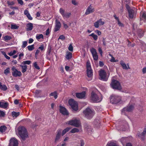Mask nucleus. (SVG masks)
Masks as SVG:
<instances>
[{"instance_id": "f257e3e1", "label": "nucleus", "mask_w": 146, "mask_h": 146, "mask_svg": "<svg viewBox=\"0 0 146 146\" xmlns=\"http://www.w3.org/2000/svg\"><path fill=\"white\" fill-rule=\"evenodd\" d=\"M18 133L22 140L24 141L29 137L26 128L23 126H19L18 128Z\"/></svg>"}, {"instance_id": "f03ea898", "label": "nucleus", "mask_w": 146, "mask_h": 146, "mask_svg": "<svg viewBox=\"0 0 146 146\" xmlns=\"http://www.w3.org/2000/svg\"><path fill=\"white\" fill-rule=\"evenodd\" d=\"M87 67V74L88 77L89 78L88 80L89 81L91 80L92 79V77L93 75V72L92 70L89 61H87L86 62Z\"/></svg>"}, {"instance_id": "7ed1b4c3", "label": "nucleus", "mask_w": 146, "mask_h": 146, "mask_svg": "<svg viewBox=\"0 0 146 146\" xmlns=\"http://www.w3.org/2000/svg\"><path fill=\"white\" fill-rule=\"evenodd\" d=\"M84 113L86 117L88 119H90L92 118L94 114V110H92L88 108H87L84 111Z\"/></svg>"}, {"instance_id": "20e7f679", "label": "nucleus", "mask_w": 146, "mask_h": 146, "mask_svg": "<svg viewBox=\"0 0 146 146\" xmlns=\"http://www.w3.org/2000/svg\"><path fill=\"white\" fill-rule=\"evenodd\" d=\"M110 85L113 89L118 90H121L122 89L121 86L119 82L114 79L112 80Z\"/></svg>"}, {"instance_id": "39448f33", "label": "nucleus", "mask_w": 146, "mask_h": 146, "mask_svg": "<svg viewBox=\"0 0 146 146\" xmlns=\"http://www.w3.org/2000/svg\"><path fill=\"white\" fill-rule=\"evenodd\" d=\"M90 99L92 102L97 103L100 102L102 99L99 98V96L93 91L92 92Z\"/></svg>"}, {"instance_id": "423d86ee", "label": "nucleus", "mask_w": 146, "mask_h": 146, "mask_svg": "<svg viewBox=\"0 0 146 146\" xmlns=\"http://www.w3.org/2000/svg\"><path fill=\"white\" fill-rule=\"evenodd\" d=\"M68 124L74 126L76 127H78L80 126V121L76 118H73L67 122Z\"/></svg>"}, {"instance_id": "0eeeda50", "label": "nucleus", "mask_w": 146, "mask_h": 146, "mask_svg": "<svg viewBox=\"0 0 146 146\" xmlns=\"http://www.w3.org/2000/svg\"><path fill=\"white\" fill-rule=\"evenodd\" d=\"M121 96L112 95L111 97L110 102L112 104H116L118 103L121 101Z\"/></svg>"}, {"instance_id": "6e6552de", "label": "nucleus", "mask_w": 146, "mask_h": 146, "mask_svg": "<svg viewBox=\"0 0 146 146\" xmlns=\"http://www.w3.org/2000/svg\"><path fill=\"white\" fill-rule=\"evenodd\" d=\"M69 104L72 108L74 111H77L78 109L77 102L73 99H70L69 101Z\"/></svg>"}, {"instance_id": "1a4fd4ad", "label": "nucleus", "mask_w": 146, "mask_h": 146, "mask_svg": "<svg viewBox=\"0 0 146 146\" xmlns=\"http://www.w3.org/2000/svg\"><path fill=\"white\" fill-rule=\"evenodd\" d=\"M99 75L101 79L105 81H106L108 79V76L107 75L106 72L104 70H101L99 71Z\"/></svg>"}, {"instance_id": "9d476101", "label": "nucleus", "mask_w": 146, "mask_h": 146, "mask_svg": "<svg viewBox=\"0 0 146 146\" xmlns=\"http://www.w3.org/2000/svg\"><path fill=\"white\" fill-rule=\"evenodd\" d=\"M134 107L132 105H131L123 108L121 112L123 114L126 115L127 112L131 111L133 109Z\"/></svg>"}, {"instance_id": "9b49d317", "label": "nucleus", "mask_w": 146, "mask_h": 146, "mask_svg": "<svg viewBox=\"0 0 146 146\" xmlns=\"http://www.w3.org/2000/svg\"><path fill=\"white\" fill-rule=\"evenodd\" d=\"M18 144L17 140L15 138H13L10 140L8 146H18Z\"/></svg>"}, {"instance_id": "f8f14e48", "label": "nucleus", "mask_w": 146, "mask_h": 146, "mask_svg": "<svg viewBox=\"0 0 146 146\" xmlns=\"http://www.w3.org/2000/svg\"><path fill=\"white\" fill-rule=\"evenodd\" d=\"M129 13V16L130 19H132L135 18L136 15V11L135 9L129 10L128 11Z\"/></svg>"}, {"instance_id": "ddd939ff", "label": "nucleus", "mask_w": 146, "mask_h": 146, "mask_svg": "<svg viewBox=\"0 0 146 146\" xmlns=\"http://www.w3.org/2000/svg\"><path fill=\"white\" fill-rule=\"evenodd\" d=\"M12 70L13 71L12 74L14 76L16 77L20 76L21 75V72L18 71L15 67H13L12 68Z\"/></svg>"}, {"instance_id": "4468645a", "label": "nucleus", "mask_w": 146, "mask_h": 146, "mask_svg": "<svg viewBox=\"0 0 146 146\" xmlns=\"http://www.w3.org/2000/svg\"><path fill=\"white\" fill-rule=\"evenodd\" d=\"M94 60H97L98 59V56L96 50L94 48H92L90 50Z\"/></svg>"}, {"instance_id": "2eb2a0df", "label": "nucleus", "mask_w": 146, "mask_h": 146, "mask_svg": "<svg viewBox=\"0 0 146 146\" xmlns=\"http://www.w3.org/2000/svg\"><path fill=\"white\" fill-rule=\"evenodd\" d=\"M61 132L62 131L61 129H58L57 131L56 134L54 141L56 143L58 142L60 138Z\"/></svg>"}, {"instance_id": "dca6fc26", "label": "nucleus", "mask_w": 146, "mask_h": 146, "mask_svg": "<svg viewBox=\"0 0 146 146\" xmlns=\"http://www.w3.org/2000/svg\"><path fill=\"white\" fill-rule=\"evenodd\" d=\"M76 97L79 99H82L85 97L86 92H83L81 93H76L75 94Z\"/></svg>"}, {"instance_id": "f3484780", "label": "nucleus", "mask_w": 146, "mask_h": 146, "mask_svg": "<svg viewBox=\"0 0 146 146\" xmlns=\"http://www.w3.org/2000/svg\"><path fill=\"white\" fill-rule=\"evenodd\" d=\"M94 11V9L90 5L88 7L85 13V14L86 15H88L93 13Z\"/></svg>"}, {"instance_id": "a211bd4d", "label": "nucleus", "mask_w": 146, "mask_h": 146, "mask_svg": "<svg viewBox=\"0 0 146 146\" xmlns=\"http://www.w3.org/2000/svg\"><path fill=\"white\" fill-rule=\"evenodd\" d=\"M60 112L62 114L64 115H68V111L64 107L60 106Z\"/></svg>"}, {"instance_id": "6ab92c4d", "label": "nucleus", "mask_w": 146, "mask_h": 146, "mask_svg": "<svg viewBox=\"0 0 146 146\" xmlns=\"http://www.w3.org/2000/svg\"><path fill=\"white\" fill-rule=\"evenodd\" d=\"M61 24L58 21L56 20V21L55 26L54 29V31L56 32L58 31L61 27Z\"/></svg>"}, {"instance_id": "aec40b11", "label": "nucleus", "mask_w": 146, "mask_h": 146, "mask_svg": "<svg viewBox=\"0 0 146 146\" xmlns=\"http://www.w3.org/2000/svg\"><path fill=\"white\" fill-rule=\"evenodd\" d=\"M33 27V24L31 23H29L26 25V30L27 31H30L32 30Z\"/></svg>"}, {"instance_id": "412c9836", "label": "nucleus", "mask_w": 146, "mask_h": 146, "mask_svg": "<svg viewBox=\"0 0 146 146\" xmlns=\"http://www.w3.org/2000/svg\"><path fill=\"white\" fill-rule=\"evenodd\" d=\"M120 64L122 66V68L123 69H130V68L129 66V64H127L128 66V67H127L125 64L124 63L123 61H120Z\"/></svg>"}, {"instance_id": "4be33fe9", "label": "nucleus", "mask_w": 146, "mask_h": 146, "mask_svg": "<svg viewBox=\"0 0 146 146\" xmlns=\"http://www.w3.org/2000/svg\"><path fill=\"white\" fill-rule=\"evenodd\" d=\"M24 13L25 15H26L29 19L30 20H32L33 19V18L31 16V15L29 13V11L28 10L26 9L24 11Z\"/></svg>"}, {"instance_id": "5701e85b", "label": "nucleus", "mask_w": 146, "mask_h": 146, "mask_svg": "<svg viewBox=\"0 0 146 146\" xmlns=\"http://www.w3.org/2000/svg\"><path fill=\"white\" fill-rule=\"evenodd\" d=\"M8 105V103L7 102L4 103L0 102V107L5 108H6Z\"/></svg>"}, {"instance_id": "b1692460", "label": "nucleus", "mask_w": 146, "mask_h": 146, "mask_svg": "<svg viewBox=\"0 0 146 146\" xmlns=\"http://www.w3.org/2000/svg\"><path fill=\"white\" fill-rule=\"evenodd\" d=\"M66 58L67 60H69L72 57V53L68 51H67L66 53Z\"/></svg>"}, {"instance_id": "393cba45", "label": "nucleus", "mask_w": 146, "mask_h": 146, "mask_svg": "<svg viewBox=\"0 0 146 146\" xmlns=\"http://www.w3.org/2000/svg\"><path fill=\"white\" fill-rule=\"evenodd\" d=\"M20 66L22 68L21 72L23 73H24L26 72L27 69V66L26 65H21Z\"/></svg>"}, {"instance_id": "a878e982", "label": "nucleus", "mask_w": 146, "mask_h": 146, "mask_svg": "<svg viewBox=\"0 0 146 146\" xmlns=\"http://www.w3.org/2000/svg\"><path fill=\"white\" fill-rule=\"evenodd\" d=\"M0 89L3 91H6L7 88V86L5 85H2V83L0 82Z\"/></svg>"}, {"instance_id": "bb28decb", "label": "nucleus", "mask_w": 146, "mask_h": 146, "mask_svg": "<svg viewBox=\"0 0 146 146\" xmlns=\"http://www.w3.org/2000/svg\"><path fill=\"white\" fill-rule=\"evenodd\" d=\"M140 20L143 21L145 22H146V14L145 13H143L142 15L141 16Z\"/></svg>"}, {"instance_id": "cd10ccee", "label": "nucleus", "mask_w": 146, "mask_h": 146, "mask_svg": "<svg viewBox=\"0 0 146 146\" xmlns=\"http://www.w3.org/2000/svg\"><path fill=\"white\" fill-rule=\"evenodd\" d=\"M7 128V127L5 126L2 125L0 127V131L2 133L4 132Z\"/></svg>"}, {"instance_id": "c85d7f7f", "label": "nucleus", "mask_w": 146, "mask_h": 146, "mask_svg": "<svg viewBox=\"0 0 146 146\" xmlns=\"http://www.w3.org/2000/svg\"><path fill=\"white\" fill-rule=\"evenodd\" d=\"M70 129V127H67L64 129L62 132V135H64L66 132H68Z\"/></svg>"}, {"instance_id": "c756f323", "label": "nucleus", "mask_w": 146, "mask_h": 146, "mask_svg": "<svg viewBox=\"0 0 146 146\" xmlns=\"http://www.w3.org/2000/svg\"><path fill=\"white\" fill-rule=\"evenodd\" d=\"M20 114L19 112H16L15 111H13L12 113V115L13 117H17Z\"/></svg>"}, {"instance_id": "7c9ffc66", "label": "nucleus", "mask_w": 146, "mask_h": 146, "mask_svg": "<svg viewBox=\"0 0 146 146\" xmlns=\"http://www.w3.org/2000/svg\"><path fill=\"white\" fill-rule=\"evenodd\" d=\"M11 36L8 35L5 36L3 37L4 40L6 42H7L8 40H11Z\"/></svg>"}, {"instance_id": "2f4dec72", "label": "nucleus", "mask_w": 146, "mask_h": 146, "mask_svg": "<svg viewBox=\"0 0 146 146\" xmlns=\"http://www.w3.org/2000/svg\"><path fill=\"white\" fill-rule=\"evenodd\" d=\"M71 15V13H65L63 17L66 18H68L70 17Z\"/></svg>"}, {"instance_id": "473e14b6", "label": "nucleus", "mask_w": 146, "mask_h": 146, "mask_svg": "<svg viewBox=\"0 0 146 146\" xmlns=\"http://www.w3.org/2000/svg\"><path fill=\"white\" fill-rule=\"evenodd\" d=\"M79 131V130L77 128H74L72 129L70 131V133H75L78 132Z\"/></svg>"}, {"instance_id": "72a5a7b5", "label": "nucleus", "mask_w": 146, "mask_h": 146, "mask_svg": "<svg viewBox=\"0 0 146 146\" xmlns=\"http://www.w3.org/2000/svg\"><path fill=\"white\" fill-rule=\"evenodd\" d=\"M106 146H118L116 143L113 142H109Z\"/></svg>"}, {"instance_id": "f704fd0d", "label": "nucleus", "mask_w": 146, "mask_h": 146, "mask_svg": "<svg viewBox=\"0 0 146 146\" xmlns=\"http://www.w3.org/2000/svg\"><path fill=\"white\" fill-rule=\"evenodd\" d=\"M36 38L37 40H38L41 38H43V36L42 34H37L36 35Z\"/></svg>"}, {"instance_id": "c9c22d12", "label": "nucleus", "mask_w": 146, "mask_h": 146, "mask_svg": "<svg viewBox=\"0 0 146 146\" xmlns=\"http://www.w3.org/2000/svg\"><path fill=\"white\" fill-rule=\"evenodd\" d=\"M89 36L92 37L95 40H96L98 39V37L94 33H92L89 35Z\"/></svg>"}, {"instance_id": "e433bc0d", "label": "nucleus", "mask_w": 146, "mask_h": 146, "mask_svg": "<svg viewBox=\"0 0 146 146\" xmlns=\"http://www.w3.org/2000/svg\"><path fill=\"white\" fill-rule=\"evenodd\" d=\"M136 136L137 137H139L141 138L142 139H143V135H142V133H137Z\"/></svg>"}, {"instance_id": "4c0bfd02", "label": "nucleus", "mask_w": 146, "mask_h": 146, "mask_svg": "<svg viewBox=\"0 0 146 146\" xmlns=\"http://www.w3.org/2000/svg\"><path fill=\"white\" fill-rule=\"evenodd\" d=\"M27 48L29 51H32L34 49V45L33 44L29 46Z\"/></svg>"}, {"instance_id": "58836bf2", "label": "nucleus", "mask_w": 146, "mask_h": 146, "mask_svg": "<svg viewBox=\"0 0 146 146\" xmlns=\"http://www.w3.org/2000/svg\"><path fill=\"white\" fill-rule=\"evenodd\" d=\"M31 61L30 60H26L23 61L22 64L24 65H25L26 64L29 65L31 63Z\"/></svg>"}, {"instance_id": "ea45409f", "label": "nucleus", "mask_w": 146, "mask_h": 146, "mask_svg": "<svg viewBox=\"0 0 146 146\" xmlns=\"http://www.w3.org/2000/svg\"><path fill=\"white\" fill-rule=\"evenodd\" d=\"M50 95L54 96V98L56 99L57 97V94L56 92H54L50 94Z\"/></svg>"}, {"instance_id": "a19ab883", "label": "nucleus", "mask_w": 146, "mask_h": 146, "mask_svg": "<svg viewBox=\"0 0 146 146\" xmlns=\"http://www.w3.org/2000/svg\"><path fill=\"white\" fill-rule=\"evenodd\" d=\"M19 27L17 26L16 25H11V29H18V28Z\"/></svg>"}, {"instance_id": "79ce46f5", "label": "nucleus", "mask_w": 146, "mask_h": 146, "mask_svg": "<svg viewBox=\"0 0 146 146\" xmlns=\"http://www.w3.org/2000/svg\"><path fill=\"white\" fill-rule=\"evenodd\" d=\"M98 22L99 23V25H103L104 23L105 22L104 21H102V19H99V20H98Z\"/></svg>"}, {"instance_id": "37998d69", "label": "nucleus", "mask_w": 146, "mask_h": 146, "mask_svg": "<svg viewBox=\"0 0 146 146\" xmlns=\"http://www.w3.org/2000/svg\"><path fill=\"white\" fill-rule=\"evenodd\" d=\"M99 23L98 22V21H97L96 22H95L94 23V26L96 28H98L99 27Z\"/></svg>"}, {"instance_id": "c03bdc74", "label": "nucleus", "mask_w": 146, "mask_h": 146, "mask_svg": "<svg viewBox=\"0 0 146 146\" xmlns=\"http://www.w3.org/2000/svg\"><path fill=\"white\" fill-rule=\"evenodd\" d=\"M60 12L62 15V16H63L65 13L64 10L61 8H60Z\"/></svg>"}, {"instance_id": "a18cd8bd", "label": "nucleus", "mask_w": 146, "mask_h": 146, "mask_svg": "<svg viewBox=\"0 0 146 146\" xmlns=\"http://www.w3.org/2000/svg\"><path fill=\"white\" fill-rule=\"evenodd\" d=\"M10 72L9 68H7L4 70V73L6 75L7 74Z\"/></svg>"}, {"instance_id": "49530a36", "label": "nucleus", "mask_w": 146, "mask_h": 146, "mask_svg": "<svg viewBox=\"0 0 146 146\" xmlns=\"http://www.w3.org/2000/svg\"><path fill=\"white\" fill-rule=\"evenodd\" d=\"M27 45V42L26 41L23 42V44L22 46V48H24L26 47Z\"/></svg>"}, {"instance_id": "de8ad7c7", "label": "nucleus", "mask_w": 146, "mask_h": 146, "mask_svg": "<svg viewBox=\"0 0 146 146\" xmlns=\"http://www.w3.org/2000/svg\"><path fill=\"white\" fill-rule=\"evenodd\" d=\"M16 52V51L15 50H13L11 52L9 53V54L10 56H12L15 54Z\"/></svg>"}, {"instance_id": "09e8293b", "label": "nucleus", "mask_w": 146, "mask_h": 146, "mask_svg": "<svg viewBox=\"0 0 146 146\" xmlns=\"http://www.w3.org/2000/svg\"><path fill=\"white\" fill-rule=\"evenodd\" d=\"M2 54L4 56H5V57L8 60H9L10 59V57H9V56H7L6 54V53L5 52H2Z\"/></svg>"}, {"instance_id": "8fccbe9b", "label": "nucleus", "mask_w": 146, "mask_h": 146, "mask_svg": "<svg viewBox=\"0 0 146 146\" xmlns=\"http://www.w3.org/2000/svg\"><path fill=\"white\" fill-rule=\"evenodd\" d=\"M68 49L69 51H70L72 52L73 51V47L71 44H70L69 45V46L68 47Z\"/></svg>"}, {"instance_id": "3c124183", "label": "nucleus", "mask_w": 146, "mask_h": 146, "mask_svg": "<svg viewBox=\"0 0 146 146\" xmlns=\"http://www.w3.org/2000/svg\"><path fill=\"white\" fill-rule=\"evenodd\" d=\"M34 66L35 68L38 70H39L40 69L39 67L38 66L36 62H35L34 63Z\"/></svg>"}, {"instance_id": "603ef678", "label": "nucleus", "mask_w": 146, "mask_h": 146, "mask_svg": "<svg viewBox=\"0 0 146 146\" xmlns=\"http://www.w3.org/2000/svg\"><path fill=\"white\" fill-rule=\"evenodd\" d=\"M61 39L63 40H64L65 39V37L63 35H61L58 38V39Z\"/></svg>"}, {"instance_id": "864d4df0", "label": "nucleus", "mask_w": 146, "mask_h": 146, "mask_svg": "<svg viewBox=\"0 0 146 146\" xmlns=\"http://www.w3.org/2000/svg\"><path fill=\"white\" fill-rule=\"evenodd\" d=\"M5 115V112L2 111L0 110V117H4Z\"/></svg>"}, {"instance_id": "5fc2aeb1", "label": "nucleus", "mask_w": 146, "mask_h": 146, "mask_svg": "<svg viewBox=\"0 0 146 146\" xmlns=\"http://www.w3.org/2000/svg\"><path fill=\"white\" fill-rule=\"evenodd\" d=\"M117 24L119 27H124L123 25L121 23L119 20H118V21H117Z\"/></svg>"}, {"instance_id": "6e6d98bb", "label": "nucleus", "mask_w": 146, "mask_h": 146, "mask_svg": "<svg viewBox=\"0 0 146 146\" xmlns=\"http://www.w3.org/2000/svg\"><path fill=\"white\" fill-rule=\"evenodd\" d=\"M7 3L9 5H13L15 3L13 1H8L7 2Z\"/></svg>"}, {"instance_id": "4d7b16f0", "label": "nucleus", "mask_w": 146, "mask_h": 146, "mask_svg": "<svg viewBox=\"0 0 146 146\" xmlns=\"http://www.w3.org/2000/svg\"><path fill=\"white\" fill-rule=\"evenodd\" d=\"M18 3L21 5H22L23 4V1L22 0H17Z\"/></svg>"}, {"instance_id": "13d9d810", "label": "nucleus", "mask_w": 146, "mask_h": 146, "mask_svg": "<svg viewBox=\"0 0 146 146\" xmlns=\"http://www.w3.org/2000/svg\"><path fill=\"white\" fill-rule=\"evenodd\" d=\"M46 33L45 34L46 35H48L50 33V30L48 28L46 30Z\"/></svg>"}, {"instance_id": "bf43d9fd", "label": "nucleus", "mask_w": 146, "mask_h": 146, "mask_svg": "<svg viewBox=\"0 0 146 146\" xmlns=\"http://www.w3.org/2000/svg\"><path fill=\"white\" fill-rule=\"evenodd\" d=\"M24 54L23 52H22L21 53H20L19 55V59H21V57H23L24 56Z\"/></svg>"}, {"instance_id": "052dcab7", "label": "nucleus", "mask_w": 146, "mask_h": 146, "mask_svg": "<svg viewBox=\"0 0 146 146\" xmlns=\"http://www.w3.org/2000/svg\"><path fill=\"white\" fill-rule=\"evenodd\" d=\"M98 51L100 52V53L101 55H102L103 52L102 51V50L100 47H99L98 48Z\"/></svg>"}, {"instance_id": "680f3d73", "label": "nucleus", "mask_w": 146, "mask_h": 146, "mask_svg": "<svg viewBox=\"0 0 146 146\" xmlns=\"http://www.w3.org/2000/svg\"><path fill=\"white\" fill-rule=\"evenodd\" d=\"M84 143L83 140H81L80 141V146H84Z\"/></svg>"}, {"instance_id": "e2e57ef3", "label": "nucleus", "mask_w": 146, "mask_h": 146, "mask_svg": "<svg viewBox=\"0 0 146 146\" xmlns=\"http://www.w3.org/2000/svg\"><path fill=\"white\" fill-rule=\"evenodd\" d=\"M38 49L41 50L42 51L44 49L43 45H41L39 47Z\"/></svg>"}, {"instance_id": "0e129e2a", "label": "nucleus", "mask_w": 146, "mask_h": 146, "mask_svg": "<svg viewBox=\"0 0 146 146\" xmlns=\"http://www.w3.org/2000/svg\"><path fill=\"white\" fill-rule=\"evenodd\" d=\"M142 72L143 74H145L146 73V67H145L143 68L142 69Z\"/></svg>"}, {"instance_id": "69168bd1", "label": "nucleus", "mask_w": 146, "mask_h": 146, "mask_svg": "<svg viewBox=\"0 0 146 146\" xmlns=\"http://www.w3.org/2000/svg\"><path fill=\"white\" fill-rule=\"evenodd\" d=\"M96 32L98 35H100L101 34V32L98 30H96Z\"/></svg>"}, {"instance_id": "338daca9", "label": "nucleus", "mask_w": 146, "mask_h": 146, "mask_svg": "<svg viewBox=\"0 0 146 146\" xmlns=\"http://www.w3.org/2000/svg\"><path fill=\"white\" fill-rule=\"evenodd\" d=\"M14 103L15 104L17 105L19 103V100H14Z\"/></svg>"}, {"instance_id": "774afa93", "label": "nucleus", "mask_w": 146, "mask_h": 146, "mask_svg": "<svg viewBox=\"0 0 146 146\" xmlns=\"http://www.w3.org/2000/svg\"><path fill=\"white\" fill-rule=\"evenodd\" d=\"M146 134V128H145L143 131L142 133V135H143V136H144Z\"/></svg>"}]
</instances>
